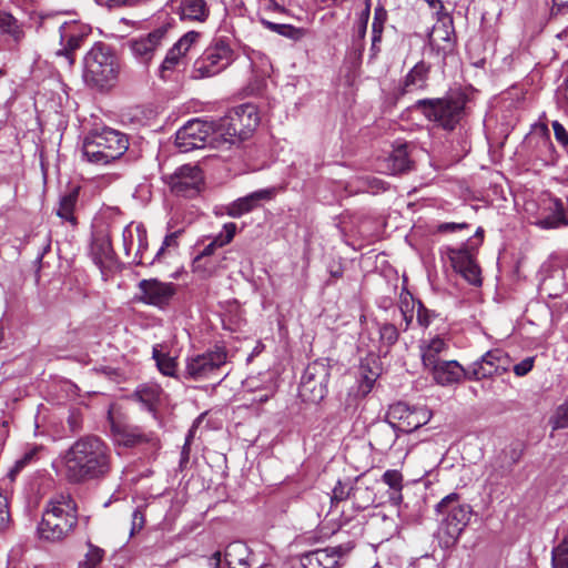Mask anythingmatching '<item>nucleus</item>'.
Listing matches in <instances>:
<instances>
[{
	"mask_svg": "<svg viewBox=\"0 0 568 568\" xmlns=\"http://www.w3.org/2000/svg\"><path fill=\"white\" fill-rule=\"evenodd\" d=\"M415 308H416V301L415 298L409 294H402L400 295V303H399V311L403 316V321L405 323L404 331H407L414 320L415 316Z\"/></svg>",
	"mask_w": 568,
	"mask_h": 568,
	"instance_id": "38",
	"label": "nucleus"
},
{
	"mask_svg": "<svg viewBox=\"0 0 568 568\" xmlns=\"http://www.w3.org/2000/svg\"><path fill=\"white\" fill-rule=\"evenodd\" d=\"M226 352L223 348L189 357L185 364V376L193 381L215 378L226 363Z\"/></svg>",
	"mask_w": 568,
	"mask_h": 568,
	"instance_id": "12",
	"label": "nucleus"
},
{
	"mask_svg": "<svg viewBox=\"0 0 568 568\" xmlns=\"http://www.w3.org/2000/svg\"><path fill=\"white\" fill-rule=\"evenodd\" d=\"M551 568H568V537L562 540L551 550Z\"/></svg>",
	"mask_w": 568,
	"mask_h": 568,
	"instance_id": "39",
	"label": "nucleus"
},
{
	"mask_svg": "<svg viewBox=\"0 0 568 568\" xmlns=\"http://www.w3.org/2000/svg\"><path fill=\"white\" fill-rule=\"evenodd\" d=\"M180 233H181V231H175V232L168 234L164 237L161 247L158 250L154 260H152L150 262V264H153L154 261H160L166 250L176 248L179 246L178 239H179Z\"/></svg>",
	"mask_w": 568,
	"mask_h": 568,
	"instance_id": "49",
	"label": "nucleus"
},
{
	"mask_svg": "<svg viewBox=\"0 0 568 568\" xmlns=\"http://www.w3.org/2000/svg\"><path fill=\"white\" fill-rule=\"evenodd\" d=\"M39 450H40V447H38V446H32V447L28 448L23 453V455L19 459H17L14 467H13V471H17V473L21 471L27 465H29L30 463L36 460Z\"/></svg>",
	"mask_w": 568,
	"mask_h": 568,
	"instance_id": "52",
	"label": "nucleus"
},
{
	"mask_svg": "<svg viewBox=\"0 0 568 568\" xmlns=\"http://www.w3.org/2000/svg\"><path fill=\"white\" fill-rule=\"evenodd\" d=\"M138 286L141 293L140 301L158 307L168 305L175 294L173 283H164L156 278L142 280Z\"/></svg>",
	"mask_w": 568,
	"mask_h": 568,
	"instance_id": "15",
	"label": "nucleus"
},
{
	"mask_svg": "<svg viewBox=\"0 0 568 568\" xmlns=\"http://www.w3.org/2000/svg\"><path fill=\"white\" fill-rule=\"evenodd\" d=\"M248 548L245 544L236 541L230 544L224 554V561L230 568H248Z\"/></svg>",
	"mask_w": 568,
	"mask_h": 568,
	"instance_id": "29",
	"label": "nucleus"
},
{
	"mask_svg": "<svg viewBox=\"0 0 568 568\" xmlns=\"http://www.w3.org/2000/svg\"><path fill=\"white\" fill-rule=\"evenodd\" d=\"M464 229H468L467 223H454V222H447V223H440L437 226V232L439 233H447V232H457Z\"/></svg>",
	"mask_w": 568,
	"mask_h": 568,
	"instance_id": "58",
	"label": "nucleus"
},
{
	"mask_svg": "<svg viewBox=\"0 0 568 568\" xmlns=\"http://www.w3.org/2000/svg\"><path fill=\"white\" fill-rule=\"evenodd\" d=\"M134 397L149 412H154L161 397V388L158 385H142L135 390Z\"/></svg>",
	"mask_w": 568,
	"mask_h": 568,
	"instance_id": "33",
	"label": "nucleus"
},
{
	"mask_svg": "<svg viewBox=\"0 0 568 568\" xmlns=\"http://www.w3.org/2000/svg\"><path fill=\"white\" fill-rule=\"evenodd\" d=\"M486 481L491 485H496L499 480L509 474V469L504 467L498 460L491 463L487 469Z\"/></svg>",
	"mask_w": 568,
	"mask_h": 568,
	"instance_id": "44",
	"label": "nucleus"
},
{
	"mask_svg": "<svg viewBox=\"0 0 568 568\" xmlns=\"http://www.w3.org/2000/svg\"><path fill=\"white\" fill-rule=\"evenodd\" d=\"M129 149L128 136L114 129L88 133L82 142V159L97 165H106L119 160Z\"/></svg>",
	"mask_w": 568,
	"mask_h": 568,
	"instance_id": "3",
	"label": "nucleus"
},
{
	"mask_svg": "<svg viewBox=\"0 0 568 568\" xmlns=\"http://www.w3.org/2000/svg\"><path fill=\"white\" fill-rule=\"evenodd\" d=\"M567 7H568V0H554L551 13L559 14Z\"/></svg>",
	"mask_w": 568,
	"mask_h": 568,
	"instance_id": "62",
	"label": "nucleus"
},
{
	"mask_svg": "<svg viewBox=\"0 0 568 568\" xmlns=\"http://www.w3.org/2000/svg\"><path fill=\"white\" fill-rule=\"evenodd\" d=\"M138 239L136 224L133 223L126 225L122 231L123 248L125 254L129 256L135 246Z\"/></svg>",
	"mask_w": 568,
	"mask_h": 568,
	"instance_id": "45",
	"label": "nucleus"
},
{
	"mask_svg": "<svg viewBox=\"0 0 568 568\" xmlns=\"http://www.w3.org/2000/svg\"><path fill=\"white\" fill-rule=\"evenodd\" d=\"M274 195L273 189H263L240 197L225 207V212L231 217H241L253 211L260 205L261 201L271 200Z\"/></svg>",
	"mask_w": 568,
	"mask_h": 568,
	"instance_id": "19",
	"label": "nucleus"
},
{
	"mask_svg": "<svg viewBox=\"0 0 568 568\" xmlns=\"http://www.w3.org/2000/svg\"><path fill=\"white\" fill-rule=\"evenodd\" d=\"M387 20V11L383 7L375 8L372 23V33H375V40L383 36L384 24Z\"/></svg>",
	"mask_w": 568,
	"mask_h": 568,
	"instance_id": "50",
	"label": "nucleus"
},
{
	"mask_svg": "<svg viewBox=\"0 0 568 568\" xmlns=\"http://www.w3.org/2000/svg\"><path fill=\"white\" fill-rule=\"evenodd\" d=\"M372 47H371V57L376 58L378 52L381 51L379 43L382 42V36L378 37V40H375V33H372Z\"/></svg>",
	"mask_w": 568,
	"mask_h": 568,
	"instance_id": "63",
	"label": "nucleus"
},
{
	"mask_svg": "<svg viewBox=\"0 0 568 568\" xmlns=\"http://www.w3.org/2000/svg\"><path fill=\"white\" fill-rule=\"evenodd\" d=\"M234 51L227 40L214 39L213 42L199 57L192 69L193 79L214 77L225 70L234 61Z\"/></svg>",
	"mask_w": 568,
	"mask_h": 568,
	"instance_id": "8",
	"label": "nucleus"
},
{
	"mask_svg": "<svg viewBox=\"0 0 568 568\" xmlns=\"http://www.w3.org/2000/svg\"><path fill=\"white\" fill-rule=\"evenodd\" d=\"M383 481L396 493H399L402 489L403 476L398 470L389 469L384 473Z\"/></svg>",
	"mask_w": 568,
	"mask_h": 568,
	"instance_id": "53",
	"label": "nucleus"
},
{
	"mask_svg": "<svg viewBox=\"0 0 568 568\" xmlns=\"http://www.w3.org/2000/svg\"><path fill=\"white\" fill-rule=\"evenodd\" d=\"M85 36L82 26L75 21L64 22L60 27V43L62 48L58 54L64 55L69 64H73V52L78 50Z\"/></svg>",
	"mask_w": 568,
	"mask_h": 568,
	"instance_id": "17",
	"label": "nucleus"
},
{
	"mask_svg": "<svg viewBox=\"0 0 568 568\" xmlns=\"http://www.w3.org/2000/svg\"><path fill=\"white\" fill-rule=\"evenodd\" d=\"M353 489H354V487H348V485L338 480L332 490L331 503L332 504L339 503V501H343V500L352 497Z\"/></svg>",
	"mask_w": 568,
	"mask_h": 568,
	"instance_id": "51",
	"label": "nucleus"
},
{
	"mask_svg": "<svg viewBox=\"0 0 568 568\" xmlns=\"http://www.w3.org/2000/svg\"><path fill=\"white\" fill-rule=\"evenodd\" d=\"M104 551L98 547H90L85 555V559L80 564L79 568H98L103 559Z\"/></svg>",
	"mask_w": 568,
	"mask_h": 568,
	"instance_id": "48",
	"label": "nucleus"
},
{
	"mask_svg": "<svg viewBox=\"0 0 568 568\" xmlns=\"http://www.w3.org/2000/svg\"><path fill=\"white\" fill-rule=\"evenodd\" d=\"M535 357H526L520 363L514 366V373L518 377L527 375L534 367Z\"/></svg>",
	"mask_w": 568,
	"mask_h": 568,
	"instance_id": "55",
	"label": "nucleus"
},
{
	"mask_svg": "<svg viewBox=\"0 0 568 568\" xmlns=\"http://www.w3.org/2000/svg\"><path fill=\"white\" fill-rule=\"evenodd\" d=\"M217 248V246L214 244L213 241H211L203 251L196 256L194 260V263H200L203 258L213 255L214 251Z\"/></svg>",
	"mask_w": 568,
	"mask_h": 568,
	"instance_id": "60",
	"label": "nucleus"
},
{
	"mask_svg": "<svg viewBox=\"0 0 568 568\" xmlns=\"http://www.w3.org/2000/svg\"><path fill=\"white\" fill-rule=\"evenodd\" d=\"M466 105V98L462 94L442 99L418 100L415 108L429 121L437 123L445 130H454L460 121Z\"/></svg>",
	"mask_w": 568,
	"mask_h": 568,
	"instance_id": "6",
	"label": "nucleus"
},
{
	"mask_svg": "<svg viewBox=\"0 0 568 568\" xmlns=\"http://www.w3.org/2000/svg\"><path fill=\"white\" fill-rule=\"evenodd\" d=\"M442 518V527L453 539H457L468 525L471 517L469 505L459 503V495L452 493L444 497L436 506Z\"/></svg>",
	"mask_w": 568,
	"mask_h": 568,
	"instance_id": "10",
	"label": "nucleus"
},
{
	"mask_svg": "<svg viewBox=\"0 0 568 568\" xmlns=\"http://www.w3.org/2000/svg\"><path fill=\"white\" fill-rule=\"evenodd\" d=\"M416 321L420 327L427 328L432 322L433 313L419 301H416Z\"/></svg>",
	"mask_w": 568,
	"mask_h": 568,
	"instance_id": "54",
	"label": "nucleus"
},
{
	"mask_svg": "<svg viewBox=\"0 0 568 568\" xmlns=\"http://www.w3.org/2000/svg\"><path fill=\"white\" fill-rule=\"evenodd\" d=\"M221 562H222V559H221V552L220 551H215L212 557L210 558V565L213 567V568H221Z\"/></svg>",
	"mask_w": 568,
	"mask_h": 568,
	"instance_id": "64",
	"label": "nucleus"
},
{
	"mask_svg": "<svg viewBox=\"0 0 568 568\" xmlns=\"http://www.w3.org/2000/svg\"><path fill=\"white\" fill-rule=\"evenodd\" d=\"M352 498L357 509H367L375 503L374 493L368 487H354Z\"/></svg>",
	"mask_w": 568,
	"mask_h": 568,
	"instance_id": "40",
	"label": "nucleus"
},
{
	"mask_svg": "<svg viewBox=\"0 0 568 568\" xmlns=\"http://www.w3.org/2000/svg\"><path fill=\"white\" fill-rule=\"evenodd\" d=\"M120 68L113 49L104 43H95L84 55L83 79L92 88L105 89L115 83Z\"/></svg>",
	"mask_w": 568,
	"mask_h": 568,
	"instance_id": "4",
	"label": "nucleus"
},
{
	"mask_svg": "<svg viewBox=\"0 0 568 568\" xmlns=\"http://www.w3.org/2000/svg\"><path fill=\"white\" fill-rule=\"evenodd\" d=\"M63 466L65 477L71 483L105 478L112 469V452L100 437L87 435L68 448Z\"/></svg>",
	"mask_w": 568,
	"mask_h": 568,
	"instance_id": "1",
	"label": "nucleus"
},
{
	"mask_svg": "<svg viewBox=\"0 0 568 568\" xmlns=\"http://www.w3.org/2000/svg\"><path fill=\"white\" fill-rule=\"evenodd\" d=\"M153 358L156 362V366L159 371L170 377H174L178 368V363L175 357L170 356L166 353H163L158 348V346L153 347Z\"/></svg>",
	"mask_w": 568,
	"mask_h": 568,
	"instance_id": "37",
	"label": "nucleus"
},
{
	"mask_svg": "<svg viewBox=\"0 0 568 568\" xmlns=\"http://www.w3.org/2000/svg\"><path fill=\"white\" fill-rule=\"evenodd\" d=\"M258 123L257 108L251 103L241 104L216 122L217 136L222 140L223 145L244 141L253 133Z\"/></svg>",
	"mask_w": 568,
	"mask_h": 568,
	"instance_id": "5",
	"label": "nucleus"
},
{
	"mask_svg": "<svg viewBox=\"0 0 568 568\" xmlns=\"http://www.w3.org/2000/svg\"><path fill=\"white\" fill-rule=\"evenodd\" d=\"M452 34L453 31L447 28H434L433 33L429 38L430 47L433 49H436L438 53L442 52L443 57H445L454 49L455 42Z\"/></svg>",
	"mask_w": 568,
	"mask_h": 568,
	"instance_id": "31",
	"label": "nucleus"
},
{
	"mask_svg": "<svg viewBox=\"0 0 568 568\" xmlns=\"http://www.w3.org/2000/svg\"><path fill=\"white\" fill-rule=\"evenodd\" d=\"M115 440L120 445H124L126 447H131L136 445L142 440V436L132 432H129L126 429H122L119 426L112 427Z\"/></svg>",
	"mask_w": 568,
	"mask_h": 568,
	"instance_id": "43",
	"label": "nucleus"
},
{
	"mask_svg": "<svg viewBox=\"0 0 568 568\" xmlns=\"http://www.w3.org/2000/svg\"><path fill=\"white\" fill-rule=\"evenodd\" d=\"M236 233V224L235 223H225L223 225V230L220 234H217L212 241L217 247H222L229 244Z\"/></svg>",
	"mask_w": 568,
	"mask_h": 568,
	"instance_id": "47",
	"label": "nucleus"
},
{
	"mask_svg": "<svg viewBox=\"0 0 568 568\" xmlns=\"http://www.w3.org/2000/svg\"><path fill=\"white\" fill-rule=\"evenodd\" d=\"M79 193H80L79 186H72L71 189H69L60 197L59 206L57 210L58 216L61 220L69 222L71 225L77 224V219L74 216V210H75V206L78 203Z\"/></svg>",
	"mask_w": 568,
	"mask_h": 568,
	"instance_id": "27",
	"label": "nucleus"
},
{
	"mask_svg": "<svg viewBox=\"0 0 568 568\" xmlns=\"http://www.w3.org/2000/svg\"><path fill=\"white\" fill-rule=\"evenodd\" d=\"M429 71L430 65L426 62L419 61L416 63L406 74L399 89V94L404 95L413 91L425 89L427 85Z\"/></svg>",
	"mask_w": 568,
	"mask_h": 568,
	"instance_id": "23",
	"label": "nucleus"
},
{
	"mask_svg": "<svg viewBox=\"0 0 568 568\" xmlns=\"http://www.w3.org/2000/svg\"><path fill=\"white\" fill-rule=\"evenodd\" d=\"M204 176L196 165L185 164L179 168L170 178V187L180 196H195L203 184Z\"/></svg>",
	"mask_w": 568,
	"mask_h": 568,
	"instance_id": "14",
	"label": "nucleus"
},
{
	"mask_svg": "<svg viewBox=\"0 0 568 568\" xmlns=\"http://www.w3.org/2000/svg\"><path fill=\"white\" fill-rule=\"evenodd\" d=\"M186 64V59L181 55V52H178L174 47H172L165 55L161 67H160V77L164 80L170 78L169 72L180 69Z\"/></svg>",
	"mask_w": 568,
	"mask_h": 568,
	"instance_id": "34",
	"label": "nucleus"
},
{
	"mask_svg": "<svg viewBox=\"0 0 568 568\" xmlns=\"http://www.w3.org/2000/svg\"><path fill=\"white\" fill-rule=\"evenodd\" d=\"M448 257L456 272L473 285L481 283L480 270L469 248H448Z\"/></svg>",
	"mask_w": 568,
	"mask_h": 568,
	"instance_id": "16",
	"label": "nucleus"
},
{
	"mask_svg": "<svg viewBox=\"0 0 568 568\" xmlns=\"http://www.w3.org/2000/svg\"><path fill=\"white\" fill-rule=\"evenodd\" d=\"M447 349H448L447 342L439 336H436V337L432 338L430 341L425 342L420 346L422 361H423V365L425 366V368H428L432 365L438 363L440 361L439 355L443 352H446Z\"/></svg>",
	"mask_w": 568,
	"mask_h": 568,
	"instance_id": "28",
	"label": "nucleus"
},
{
	"mask_svg": "<svg viewBox=\"0 0 568 568\" xmlns=\"http://www.w3.org/2000/svg\"><path fill=\"white\" fill-rule=\"evenodd\" d=\"M379 169L387 174H402L412 169V161L409 160L407 145L402 144L394 149V151L384 159Z\"/></svg>",
	"mask_w": 568,
	"mask_h": 568,
	"instance_id": "22",
	"label": "nucleus"
},
{
	"mask_svg": "<svg viewBox=\"0 0 568 568\" xmlns=\"http://www.w3.org/2000/svg\"><path fill=\"white\" fill-rule=\"evenodd\" d=\"M381 368L375 357L365 358L359 366L358 392L367 395L379 376Z\"/></svg>",
	"mask_w": 568,
	"mask_h": 568,
	"instance_id": "26",
	"label": "nucleus"
},
{
	"mask_svg": "<svg viewBox=\"0 0 568 568\" xmlns=\"http://www.w3.org/2000/svg\"><path fill=\"white\" fill-rule=\"evenodd\" d=\"M201 37L197 31H189L173 45L181 55L186 59V53L190 51L193 44H195Z\"/></svg>",
	"mask_w": 568,
	"mask_h": 568,
	"instance_id": "42",
	"label": "nucleus"
},
{
	"mask_svg": "<svg viewBox=\"0 0 568 568\" xmlns=\"http://www.w3.org/2000/svg\"><path fill=\"white\" fill-rule=\"evenodd\" d=\"M261 23L272 32H275L280 36L292 40H300L305 36V30L302 28H296L292 24H280L271 22L266 19H261Z\"/></svg>",
	"mask_w": 568,
	"mask_h": 568,
	"instance_id": "35",
	"label": "nucleus"
},
{
	"mask_svg": "<svg viewBox=\"0 0 568 568\" xmlns=\"http://www.w3.org/2000/svg\"><path fill=\"white\" fill-rule=\"evenodd\" d=\"M304 568H335L338 564V552L334 548L316 549L302 556Z\"/></svg>",
	"mask_w": 568,
	"mask_h": 568,
	"instance_id": "24",
	"label": "nucleus"
},
{
	"mask_svg": "<svg viewBox=\"0 0 568 568\" xmlns=\"http://www.w3.org/2000/svg\"><path fill=\"white\" fill-rule=\"evenodd\" d=\"M398 329L395 325L385 323L379 326V354L386 355L389 348L398 341Z\"/></svg>",
	"mask_w": 568,
	"mask_h": 568,
	"instance_id": "36",
	"label": "nucleus"
},
{
	"mask_svg": "<svg viewBox=\"0 0 568 568\" xmlns=\"http://www.w3.org/2000/svg\"><path fill=\"white\" fill-rule=\"evenodd\" d=\"M68 424L72 432L81 429L82 420L80 414L72 412L68 417Z\"/></svg>",
	"mask_w": 568,
	"mask_h": 568,
	"instance_id": "59",
	"label": "nucleus"
},
{
	"mask_svg": "<svg viewBox=\"0 0 568 568\" xmlns=\"http://www.w3.org/2000/svg\"><path fill=\"white\" fill-rule=\"evenodd\" d=\"M331 367L326 359L310 363L301 378L298 395L303 402L317 404L327 395Z\"/></svg>",
	"mask_w": 568,
	"mask_h": 568,
	"instance_id": "9",
	"label": "nucleus"
},
{
	"mask_svg": "<svg viewBox=\"0 0 568 568\" xmlns=\"http://www.w3.org/2000/svg\"><path fill=\"white\" fill-rule=\"evenodd\" d=\"M427 369L435 382L442 386L459 383L463 378H467V368L457 361H439Z\"/></svg>",
	"mask_w": 568,
	"mask_h": 568,
	"instance_id": "18",
	"label": "nucleus"
},
{
	"mask_svg": "<svg viewBox=\"0 0 568 568\" xmlns=\"http://www.w3.org/2000/svg\"><path fill=\"white\" fill-rule=\"evenodd\" d=\"M552 430L564 429L568 427V402L559 405L549 419Z\"/></svg>",
	"mask_w": 568,
	"mask_h": 568,
	"instance_id": "41",
	"label": "nucleus"
},
{
	"mask_svg": "<svg viewBox=\"0 0 568 568\" xmlns=\"http://www.w3.org/2000/svg\"><path fill=\"white\" fill-rule=\"evenodd\" d=\"M166 32L168 27L162 26L153 30L145 37L132 40L130 47L133 54L138 58H141L144 61H149L152 58L153 52L158 49L162 40L165 38Z\"/></svg>",
	"mask_w": 568,
	"mask_h": 568,
	"instance_id": "20",
	"label": "nucleus"
},
{
	"mask_svg": "<svg viewBox=\"0 0 568 568\" xmlns=\"http://www.w3.org/2000/svg\"><path fill=\"white\" fill-rule=\"evenodd\" d=\"M179 14L181 20L204 22L209 18L210 9L205 0H181Z\"/></svg>",
	"mask_w": 568,
	"mask_h": 568,
	"instance_id": "25",
	"label": "nucleus"
},
{
	"mask_svg": "<svg viewBox=\"0 0 568 568\" xmlns=\"http://www.w3.org/2000/svg\"><path fill=\"white\" fill-rule=\"evenodd\" d=\"M91 252L97 264L102 265L113 257V247L108 235H98L91 246Z\"/></svg>",
	"mask_w": 568,
	"mask_h": 568,
	"instance_id": "32",
	"label": "nucleus"
},
{
	"mask_svg": "<svg viewBox=\"0 0 568 568\" xmlns=\"http://www.w3.org/2000/svg\"><path fill=\"white\" fill-rule=\"evenodd\" d=\"M136 232H138V239H136V252H135V258L139 256V258L135 261L136 264H144L143 262V253L148 248V233L145 227L142 224H136Z\"/></svg>",
	"mask_w": 568,
	"mask_h": 568,
	"instance_id": "46",
	"label": "nucleus"
},
{
	"mask_svg": "<svg viewBox=\"0 0 568 568\" xmlns=\"http://www.w3.org/2000/svg\"><path fill=\"white\" fill-rule=\"evenodd\" d=\"M388 424L403 433H412L427 424L432 417L426 407L409 406L407 403L397 402L387 410Z\"/></svg>",
	"mask_w": 568,
	"mask_h": 568,
	"instance_id": "11",
	"label": "nucleus"
},
{
	"mask_svg": "<svg viewBox=\"0 0 568 568\" xmlns=\"http://www.w3.org/2000/svg\"><path fill=\"white\" fill-rule=\"evenodd\" d=\"M145 524L144 514L140 508H136L132 514V527H131V535H134L135 532H139Z\"/></svg>",
	"mask_w": 568,
	"mask_h": 568,
	"instance_id": "57",
	"label": "nucleus"
},
{
	"mask_svg": "<svg viewBox=\"0 0 568 568\" xmlns=\"http://www.w3.org/2000/svg\"><path fill=\"white\" fill-rule=\"evenodd\" d=\"M534 224L542 230L568 226V219L561 200L552 199L544 213L536 219Z\"/></svg>",
	"mask_w": 568,
	"mask_h": 568,
	"instance_id": "21",
	"label": "nucleus"
},
{
	"mask_svg": "<svg viewBox=\"0 0 568 568\" xmlns=\"http://www.w3.org/2000/svg\"><path fill=\"white\" fill-rule=\"evenodd\" d=\"M175 145L180 152L186 153L205 146L217 149L223 143L217 136L216 123L193 119L176 132Z\"/></svg>",
	"mask_w": 568,
	"mask_h": 568,
	"instance_id": "7",
	"label": "nucleus"
},
{
	"mask_svg": "<svg viewBox=\"0 0 568 568\" xmlns=\"http://www.w3.org/2000/svg\"><path fill=\"white\" fill-rule=\"evenodd\" d=\"M78 524V508L70 494L52 496L43 510L38 526L41 539L60 541L65 538Z\"/></svg>",
	"mask_w": 568,
	"mask_h": 568,
	"instance_id": "2",
	"label": "nucleus"
},
{
	"mask_svg": "<svg viewBox=\"0 0 568 568\" xmlns=\"http://www.w3.org/2000/svg\"><path fill=\"white\" fill-rule=\"evenodd\" d=\"M0 33L4 36L7 40L14 43L20 42L24 37L22 26L7 11H0Z\"/></svg>",
	"mask_w": 568,
	"mask_h": 568,
	"instance_id": "30",
	"label": "nucleus"
},
{
	"mask_svg": "<svg viewBox=\"0 0 568 568\" xmlns=\"http://www.w3.org/2000/svg\"><path fill=\"white\" fill-rule=\"evenodd\" d=\"M551 125H552L554 134H555L557 142L560 143L564 148H567L568 146V132L565 129V126L558 121H554Z\"/></svg>",
	"mask_w": 568,
	"mask_h": 568,
	"instance_id": "56",
	"label": "nucleus"
},
{
	"mask_svg": "<svg viewBox=\"0 0 568 568\" xmlns=\"http://www.w3.org/2000/svg\"><path fill=\"white\" fill-rule=\"evenodd\" d=\"M559 93L562 97L561 106L568 115V77L566 78L564 84L559 88Z\"/></svg>",
	"mask_w": 568,
	"mask_h": 568,
	"instance_id": "61",
	"label": "nucleus"
},
{
	"mask_svg": "<svg viewBox=\"0 0 568 568\" xmlns=\"http://www.w3.org/2000/svg\"><path fill=\"white\" fill-rule=\"evenodd\" d=\"M510 364V357L503 349H490L467 367V379L480 381L501 375L509 371Z\"/></svg>",
	"mask_w": 568,
	"mask_h": 568,
	"instance_id": "13",
	"label": "nucleus"
}]
</instances>
